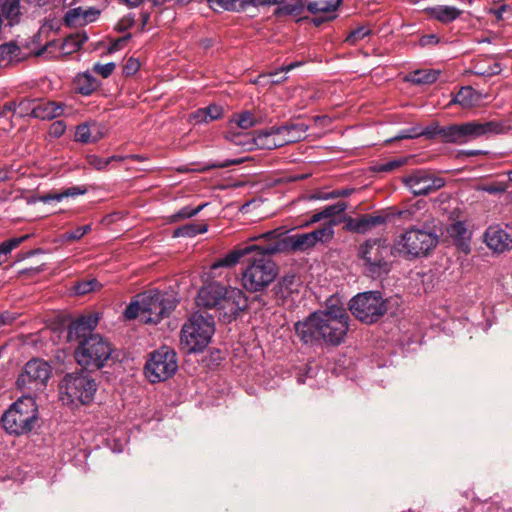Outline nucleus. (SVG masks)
<instances>
[{"mask_svg": "<svg viewBox=\"0 0 512 512\" xmlns=\"http://www.w3.org/2000/svg\"><path fill=\"white\" fill-rule=\"evenodd\" d=\"M138 298L142 299L143 322L147 324H158L171 314L178 303L173 295L158 290L139 294Z\"/></svg>", "mask_w": 512, "mask_h": 512, "instance_id": "f8f14e48", "label": "nucleus"}, {"mask_svg": "<svg viewBox=\"0 0 512 512\" xmlns=\"http://www.w3.org/2000/svg\"><path fill=\"white\" fill-rule=\"evenodd\" d=\"M84 236L82 230L80 227H77L76 229L66 232L63 237L67 241H76L80 240Z\"/></svg>", "mask_w": 512, "mask_h": 512, "instance_id": "69168bd1", "label": "nucleus"}, {"mask_svg": "<svg viewBox=\"0 0 512 512\" xmlns=\"http://www.w3.org/2000/svg\"><path fill=\"white\" fill-rule=\"evenodd\" d=\"M443 129V126H440L438 123H432L431 125L425 127L422 129V136L426 137L427 139H434L436 137L441 138V133Z\"/></svg>", "mask_w": 512, "mask_h": 512, "instance_id": "6e6d98bb", "label": "nucleus"}, {"mask_svg": "<svg viewBox=\"0 0 512 512\" xmlns=\"http://www.w3.org/2000/svg\"><path fill=\"white\" fill-rule=\"evenodd\" d=\"M20 47L15 42L0 45V68L8 66L14 59L19 58Z\"/></svg>", "mask_w": 512, "mask_h": 512, "instance_id": "2f4dec72", "label": "nucleus"}, {"mask_svg": "<svg viewBox=\"0 0 512 512\" xmlns=\"http://www.w3.org/2000/svg\"><path fill=\"white\" fill-rule=\"evenodd\" d=\"M83 21V8L77 7L69 9L65 16H64V23L66 26L69 27H75V26H82L84 23Z\"/></svg>", "mask_w": 512, "mask_h": 512, "instance_id": "a19ab883", "label": "nucleus"}, {"mask_svg": "<svg viewBox=\"0 0 512 512\" xmlns=\"http://www.w3.org/2000/svg\"><path fill=\"white\" fill-rule=\"evenodd\" d=\"M447 232L460 246H468L467 241L470 236L466 224L463 221H455L450 224L447 228Z\"/></svg>", "mask_w": 512, "mask_h": 512, "instance_id": "7c9ffc66", "label": "nucleus"}, {"mask_svg": "<svg viewBox=\"0 0 512 512\" xmlns=\"http://www.w3.org/2000/svg\"><path fill=\"white\" fill-rule=\"evenodd\" d=\"M422 136V128L419 126H414L409 129H405L400 131V133L394 138L395 140L399 139H414Z\"/></svg>", "mask_w": 512, "mask_h": 512, "instance_id": "3c124183", "label": "nucleus"}, {"mask_svg": "<svg viewBox=\"0 0 512 512\" xmlns=\"http://www.w3.org/2000/svg\"><path fill=\"white\" fill-rule=\"evenodd\" d=\"M101 287V284L97 281V279H89L79 281L75 286V293L78 295H84L90 293L92 291L98 290Z\"/></svg>", "mask_w": 512, "mask_h": 512, "instance_id": "79ce46f5", "label": "nucleus"}, {"mask_svg": "<svg viewBox=\"0 0 512 512\" xmlns=\"http://www.w3.org/2000/svg\"><path fill=\"white\" fill-rule=\"evenodd\" d=\"M257 245H250L243 249H235L228 254H226L224 257L217 259L212 265L211 270L215 272L219 268H231L234 267L240 259L252 251L256 250Z\"/></svg>", "mask_w": 512, "mask_h": 512, "instance_id": "393cba45", "label": "nucleus"}, {"mask_svg": "<svg viewBox=\"0 0 512 512\" xmlns=\"http://www.w3.org/2000/svg\"><path fill=\"white\" fill-rule=\"evenodd\" d=\"M248 306V299L239 288L225 287V295L221 297L217 307L219 317L225 322L236 319L240 312Z\"/></svg>", "mask_w": 512, "mask_h": 512, "instance_id": "2eb2a0df", "label": "nucleus"}, {"mask_svg": "<svg viewBox=\"0 0 512 512\" xmlns=\"http://www.w3.org/2000/svg\"><path fill=\"white\" fill-rule=\"evenodd\" d=\"M36 106V99L24 98L17 103V114L21 117L32 116L33 108Z\"/></svg>", "mask_w": 512, "mask_h": 512, "instance_id": "a18cd8bd", "label": "nucleus"}, {"mask_svg": "<svg viewBox=\"0 0 512 512\" xmlns=\"http://www.w3.org/2000/svg\"><path fill=\"white\" fill-rule=\"evenodd\" d=\"M440 71L434 69L416 70L411 75L409 80L417 85L432 84L439 77Z\"/></svg>", "mask_w": 512, "mask_h": 512, "instance_id": "72a5a7b5", "label": "nucleus"}, {"mask_svg": "<svg viewBox=\"0 0 512 512\" xmlns=\"http://www.w3.org/2000/svg\"><path fill=\"white\" fill-rule=\"evenodd\" d=\"M88 163L97 170H102L109 165V160H107V158H101L96 155H91L88 157Z\"/></svg>", "mask_w": 512, "mask_h": 512, "instance_id": "680f3d73", "label": "nucleus"}, {"mask_svg": "<svg viewBox=\"0 0 512 512\" xmlns=\"http://www.w3.org/2000/svg\"><path fill=\"white\" fill-rule=\"evenodd\" d=\"M38 420V407L31 396H22L15 401L2 415L4 429L15 435L30 432Z\"/></svg>", "mask_w": 512, "mask_h": 512, "instance_id": "20e7f679", "label": "nucleus"}, {"mask_svg": "<svg viewBox=\"0 0 512 512\" xmlns=\"http://www.w3.org/2000/svg\"><path fill=\"white\" fill-rule=\"evenodd\" d=\"M243 162L242 159H227L224 161L209 162L201 171H208L217 168H227L233 165H239Z\"/></svg>", "mask_w": 512, "mask_h": 512, "instance_id": "09e8293b", "label": "nucleus"}, {"mask_svg": "<svg viewBox=\"0 0 512 512\" xmlns=\"http://www.w3.org/2000/svg\"><path fill=\"white\" fill-rule=\"evenodd\" d=\"M208 231L206 223H188L176 228L173 237H195Z\"/></svg>", "mask_w": 512, "mask_h": 512, "instance_id": "473e14b6", "label": "nucleus"}, {"mask_svg": "<svg viewBox=\"0 0 512 512\" xmlns=\"http://www.w3.org/2000/svg\"><path fill=\"white\" fill-rule=\"evenodd\" d=\"M357 254L367 276L375 279L390 272L392 248L387 239H368L359 245Z\"/></svg>", "mask_w": 512, "mask_h": 512, "instance_id": "f03ea898", "label": "nucleus"}, {"mask_svg": "<svg viewBox=\"0 0 512 512\" xmlns=\"http://www.w3.org/2000/svg\"><path fill=\"white\" fill-rule=\"evenodd\" d=\"M370 33H371V30L367 26H360V27L350 31L349 34L347 35L345 41L348 44L354 45L357 42H359L360 40L369 36Z\"/></svg>", "mask_w": 512, "mask_h": 512, "instance_id": "37998d69", "label": "nucleus"}, {"mask_svg": "<svg viewBox=\"0 0 512 512\" xmlns=\"http://www.w3.org/2000/svg\"><path fill=\"white\" fill-rule=\"evenodd\" d=\"M208 122L217 120L223 115V108L216 104H210L204 108Z\"/></svg>", "mask_w": 512, "mask_h": 512, "instance_id": "864d4df0", "label": "nucleus"}, {"mask_svg": "<svg viewBox=\"0 0 512 512\" xmlns=\"http://www.w3.org/2000/svg\"><path fill=\"white\" fill-rule=\"evenodd\" d=\"M207 205H208V203H204V204L197 206L196 208H192L191 206H185V207L181 208L175 214L171 215L170 220H171V222H177L179 220L191 218V217L197 215L200 211H202L204 209V207H206Z\"/></svg>", "mask_w": 512, "mask_h": 512, "instance_id": "ea45409f", "label": "nucleus"}, {"mask_svg": "<svg viewBox=\"0 0 512 512\" xmlns=\"http://www.w3.org/2000/svg\"><path fill=\"white\" fill-rule=\"evenodd\" d=\"M342 3V0H315L307 4V10L312 14H336L338 7Z\"/></svg>", "mask_w": 512, "mask_h": 512, "instance_id": "bb28decb", "label": "nucleus"}, {"mask_svg": "<svg viewBox=\"0 0 512 512\" xmlns=\"http://www.w3.org/2000/svg\"><path fill=\"white\" fill-rule=\"evenodd\" d=\"M405 186L415 196L428 195L445 185L440 177H435L424 170H416L403 179Z\"/></svg>", "mask_w": 512, "mask_h": 512, "instance_id": "dca6fc26", "label": "nucleus"}, {"mask_svg": "<svg viewBox=\"0 0 512 512\" xmlns=\"http://www.w3.org/2000/svg\"><path fill=\"white\" fill-rule=\"evenodd\" d=\"M255 125H256V118L249 111H244V112L234 116L230 120L231 129L240 128L243 130H247V129L252 128Z\"/></svg>", "mask_w": 512, "mask_h": 512, "instance_id": "e433bc0d", "label": "nucleus"}, {"mask_svg": "<svg viewBox=\"0 0 512 512\" xmlns=\"http://www.w3.org/2000/svg\"><path fill=\"white\" fill-rule=\"evenodd\" d=\"M487 246L497 253L512 249V226H490L485 232Z\"/></svg>", "mask_w": 512, "mask_h": 512, "instance_id": "f3484780", "label": "nucleus"}, {"mask_svg": "<svg viewBox=\"0 0 512 512\" xmlns=\"http://www.w3.org/2000/svg\"><path fill=\"white\" fill-rule=\"evenodd\" d=\"M39 200L43 203H50L51 201H57L60 202L63 200L62 193H48L45 195H42Z\"/></svg>", "mask_w": 512, "mask_h": 512, "instance_id": "338daca9", "label": "nucleus"}, {"mask_svg": "<svg viewBox=\"0 0 512 512\" xmlns=\"http://www.w3.org/2000/svg\"><path fill=\"white\" fill-rule=\"evenodd\" d=\"M309 125L304 122L290 121L285 125L276 128V132H280L286 144L297 142L306 137Z\"/></svg>", "mask_w": 512, "mask_h": 512, "instance_id": "4be33fe9", "label": "nucleus"}, {"mask_svg": "<svg viewBox=\"0 0 512 512\" xmlns=\"http://www.w3.org/2000/svg\"><path fill=\"white\" fill-rule=\"evenodd\" d=\"M300 63L299 62H295V63H291L287 66H283L280 68V71H275V72H271L268 74V76L271 78V83H281L283 80H285V77L284 76H279L280 73H283V72H288L290 70H292L293 68L299 66Z\"/></svg>", "mask_w": 512, "mask_h": 512, "instance_id": "603ef678", "label": "nucleus"}, {"mask_svg": "<svg viewBox=\"0 0 512 512\" xmlns=\"http://www.w3.org/2000/svg\"><path fill=\"white\" fill-rule=\"evenodd\" d=\"M100 15V10L95 7H89L83 9V21L84 25L94 22Z\"/></svg>", "mask_w": 512, "mask_h": 512, "instance_id": "bf43d9fd", "label": "nucleus"}, {"mask_svg": "<svg viewBox=\"0 0 512 512\" xmlns=\"http://www.w3.org/2000/svg\"><path fill=\"white\" fill-rule=\"evenodd\" d=\"M225 139L232 142L235 146L241 147L245 151L255 149V136L249 133L236 132L231 129L226 133Z\"/></svg>", "mask_w": 512, "mask_h": 512, "instance_id": "cd10ccee", "label": "nucleus"}, {"mask_svg": "<svg viewBox=\"0 0 512 512\" xmlns=\"http://www.w3.org/2000/svg\"><path fill=\"white\" fill-rule=\"evenodd\" d=\"M348 208V204L346 202H337L335 204L329 205L323 209V213L325 218H330L332 216L340 215L345 212Z\"/></svg>", "mask_w": 512, "mask_h": 512, "instance_id": "de8ad7c7", "label": "nucleus"}, {"mask_svg": "<svg viewBox=\"0 0 512 512\" xmlns=\"http://www.w3.org/2000/svg\"><path fill=\"white\" fill-rule=\"evenodd\" d=\"M349 309L361 322L373 324L387 312V301L379 291L362 292L350 300Z\"/></svg>", "mask_w": 512, "mask_h": 512, "instance_id": "9b49d317", "label": "nucleus"}, {"mask_svg": "<svg viewBox=\"0 0 512 512\" xmlns=\"http://www.w3.org/2000/svg\"><path fill=\"white\" fill-rule=\"evenodd\" d=\"M303 11V4L302 0H299L295 4H285L278 8L277 13L278 14H284V15H294L298 16Z\"/></svg>", "mask_w": 512, "mask_h": 512, "instance_id": "49530a36", "label": "nucleus"}, {"mask_svg": "<svg viewBox=\"0 0 512 512\" xmlns=\"http://www.w3.org/2000/svg\"><path fill=\"white\" fill-rule=\"evenodd\" d=\"M277 127L259 131L255 135V148L272 150L285 145L284 138L280 132H276Z\"/></svg>", "mask_w": 512, "mask_h": 512, "instance_id": "412c9836", "label": "nucleus"}, {"mask_svg": "<svg viewBox=\"0 0 512 512\" xmlns=\"http://www.w3.org/2000/svg\"><path fill=\"white\" fill-rule=\"evenodd\" d=\"M355 190L353 188H343V189H336L332 192L328 193L326 196L322 197L323 199H329V198H339V197H348L350 196Z\"/></svg>", "mask_w": 512, "mask_h": 512, "instance_id": "e2e57ef3", "label": "nucleus"}, {"mask_svg": "<svg viewBox=\"0 0 512 512\" xmlns=\"http://www.w3.org/2000/svg\"><path fill=\"white\" fill-rule=\"evenodd\" d=\"M332 224H326L314 231L276 239L263 247L264 254H276L285 250L307 251L317 243H326L333 238Z\"/></svg>", "mask_w": 512, "mask_h": 512, "instance_id": "423d86ee", "label": "nucleus"}, {"mask_svg": "<svg viewBox=\"0 0 512 512\" xmlns=\"http://www.w3.org/2000/svg\"><path fill=\"white\" fill-rule=\"evenodd\" d=\"M264 246H257L261 257L251 261L242 273V284L249 292H259L269 286L277 276L276 264L264 254Z\"/></svg>", "mask_w": 512, "mask_h": 512, "instance_id": "1a4fd4ad", "label": "nucleus"}, {"mask_svg": "<svg viewBox=\"0 0 512 512\" xmlns=\"http://www.w3.org/2000/svg\"><path fill=\"white\" fill-rule=\"evenodd\" d=\"M504 128V125L498 121H469L463 124L443 126L440 133L444 143L461 145L482 136L501 134Z\"/></svg>", "mask_w": 512, "mask_h": 512, "instance_id": "6e6552de", "label": "nucleus"}, {"mask_svg": "<svg viewBox=\"0 0 512 512\" xmlns=\"http://www.w3.org/2000/svg\"><path fill=\"white\" fill-rule=\"evenodd\" d=\"M29 238V235H24L18 238L8 239L0 244V265L6 261L7 255L23 241Z\"/></svg>", "mask_w": 512, "mask_h": 512, "instance_id": "4c0bfd02", "label": "nucleus"}, {"mask_svg": "<svg viewBox=\"0 0 512 512\" xmlns=\"http://www.w3.org/2000/svg\"><path fill=\"white\" fill-rule=\"evenodd\" d=\"M211 4H218L225 10L245 11L249 6H256V0H207Z\"/></svg>", "mask_w": 512, "mask_h": 512, "instance_id": "f704fd0d", "label": "nucleus"}, {"mask_svg": "<svg viewBox=\"0 0 512 512\" xmlns=\"http://www.w3.org/2000/svg\"><path fill=\"white\" fill-rule=\"evenodd\" d=\"M64 113V105L53 101L36 99V106L33 108V117L41 120H51Z\"/></svg>", "mask_w": 512, "mask_h": 512, "instance_id": "5701e85b", "label": "nucleus"}, {"mask_svg": "<svg viewBox=\"0 0 512 512\" xmlns=\"http://www.w3.org/2000/svg\"><path fill=\"white\" fill-rule=\"evenodd\" d=\"M225 295V286L212 282L202 287L197 296V305L204 308L217 309L221 297Z\"/></svg>", "mask_w": 512, "mask_h": 512, "instance_id": "6ab92c4d", "label": "nucleus"}, {"mask_svg": "<svg viewBox=\"0 0 512 512\" xmlns=\"http://www.w3.org/2000/svg\"><path fill=\"white\" fill-rule=\"evenodd\" d=\"M426 13L431 19H435L443 24H449L456 20L462 11L455 6L437 5L428 7Z\"/></svg>", "mask_w": 512, "mask_h": 512, "instance_id": "b1692460", "label": "nucleus"}, {"mask_svg": "<svg viewBox=\"0 0 512 512\" xmlns=\"http://www.w3.org/2000/svg\"><path fill=\"white\" fill-rule=\"evenodd\" d=\"M191 118L195 120L196 123H208L204 108H200L193 112L191 114Z\"/></svg>", "mask_w": 512, "mask_h": 512, "instance_id": "774afa93", "label": "nucleus"}, {"mask_svg": "<svg viewBox=\"0 0 512 512\" xmlns=\"http://www.w3.org/2000/svg\"><path fill=\"white\" fill-rule=\"evenodd\" d=\"M177 369L176 352L167 346H162L152 352L145 365V373L151 383L169 379Z\"/></svg>", "mask_w": 512, "mask_h": 512, "instance_id": "ddd939ff", "label": "nucleus"}, {"mask_svg": "<svg viewBox=\"0 0 512 512\" xmlns=\"http://www.w3.org/2000/svg\"><path fill=\"white\" fill-rule=\"evenodd\" d=\"M139 315L143 318V305L141 298H138L137 301L131 302L124 310V316L126 319L132 320L137 318Z\"/></svg>", "mask_w": 512, "mask_h": 512, "instance_id": "c03bdc74", "label": "nucleus"}, {"mask_svg": "<svg viewBox=\"0 0 512 512\" xmlns=\"http://www.w3.org/2000/svg\"><path fill=\"white\" fill-rule=\"evenodd\" d=\"M501 72V67L498 63H494L490 66H488L486 69H479L476 71V74L482 75V76H493L497 75Z\"/></svg>", "mask_w": 512, "mask_h": 512, "instance_id": "0e129e2a", "label": "nucleus"}, {"mask_svg": "<svg viewBox=\"0 0 512 512\" xmlns=\"http://www.w3.org/2000/svg\"><path fill=\"white\" fill-rule=\"evenodd\" d=\"M51 375L50 365L41 359L28 361L17 379V385L21 389L38 391L46 386Z\"/></svg>", "mask_w": 512, "mask_h": 512, "instance_id": "4468645a", "label": "nucleus"}, {"mask_svg": "<svg viewBox=\"0 0 512 512\" xmlns=\"http://www.w3.org/2000/svg\"><path fill=\"white\" fill-rule=\"evenodd\" d=\"M438 244V235L430 230L410 227L394 242V249L399 255L415 259L428 255Z\"/></svg>", "mask_w": 512, "mask_h": 512, "instance_id": "39448f33", "label": "nucleus"}, {"mask_svg": "<svg viewBox=\"0 0 512 512\" xmlns=\"http://www.w3.org/2000/svg\"><path fill=\"white\" fill-rule=\"evenodd\" d=\"M300 284V279L296 275H286L279 281L277 293L282 298H288L298 292Z\"/></svg>", "mask_w": 512, "mask_h": 512, "instance_id": "c756f323", "label": "nucleus"}, {"mask_svg": "<svg viewBox=\"0 0 512 512\" xmlns=\"http://www.w3.org/2000/svg\"><path fill=\"white\" fill-rule=\"evenodd\" d=\"M349 315L342 307H330L315 311L294 325L296 335L305 345H318L322 342L339 345L348 331Z\"/></svg>", "mask_w": 512, "mask_h": 512, "instance_id": "f257e3e1", "label": "nucleus"}, {"mask_svg": "<svg viewBox=\"0 0 512 512\" xmlns=\"http://www.w3.org/2000/svg\"><path fill=\"white\" fill-rule=\"evenodd\" d=\"M115 67H116V65L114 62H109L106 64L96 63L94 65L93 70L97 74L101 75L103 78H107L113 73Z\"/></svg>", "mask_w": 512, "mask_h": 512, "instance_id": "5fc2aeb1", "label": "nucleus"}, {"mask_svg": "<svg viewBox=\"0 0 512 512\" xmlns=\"http://www.w3.org/2000/svg\"><path fill=\"white\" fill-rule=\"evenodd\" d=\"M215 332L214 323L200 314H193L182 326L180 344L187 353L202 352Z\"/></svg>", "mask_w": 512, "mask_h": 512, "instance_id": "0eeeda50", "label": "nucleus"}, {"mask_svg": "<svg viewBox=\"0 0 512 512\" xmlns=\"http://www.w3.org/2000/svg\"><path fill=\"white\" fill-rule=\"evenodd\" d=\"M99 318L95 314L85 315L72 321L68 326L67 339L68 341H78L88 338L91 332L96 328Z\"/></svg>", "mask_w": 512, "mask_h": 512, "instance_id": "a211bd4d", "label": "nucleus"}, {"mask_svg": "<svg viewBox=\"0 0 512 512\" xmlns=\"http://www.w3.org/2000/svg\"><path fill=\"white\" fill-rule=\"evenodd\" d=\"M111 354L110 343L99 334H93L80 342L74 356L79 365L100 369L105 366Z\"/></svg>", "mask_w": 512, "mask_h": 512, "instance_id": "9d476101", "label": "nucleus"}, {"mask_svg": "<svg viewBox=\"0 0 512 512\" xmlns=\"http://www.w3.org/2000/svg\"><path fill=\"white\" fill-rule=\"evenodd\" d=\"M406 163L405 158H397L390 161H387L385 163L380 164L377 167V170L380 172H391L393 170H396L397 168L401 167Z\"/></svg>", "mask_w": 512, "mask_h": 512, "instance_id": "8fccbe9b", "label": "nucleus"}, {"mask_svg": "<svg viewBox=\"0 0 512 512\" xmlns=\"http://www.w3.org/2000/svg\"><path fill=\"white\" fill-rule=\"evenodd\" d=\"M86 192L87 189L83 186H72L61 191L63 199L84 195Z\"/></svg>", "mask_w": 512, "mask_h": 512, "instance_id": "13d9d810", "label": "nucleus"}, {"mask_svg": "<svg viewBox=\"0 0 512 512\" xmlns=\"http://www.w3.org/2000/svg\"><path fill=\"white\" fill-rule=\"evenodd\" d=\"M1 8L6 19L9 20L10 25L18 22L20 15V0H2Z\"/></svg>", "mask_w": 512, "mask_h": 512, "instance_id": "c9c22d12", "label": "nucleus"}, {"mask_svg": "<svg viewBox=\"0 0 512 512\" xmlns=\"http://www.w3.org/2000/svg\"><path fill=\"white\" fill-rule=\"evenodd\" d=\"M98 385L90 373L81 369L66 374L60 382V399L67 405H87L94 400Z\"/></svg>", "mask_w": 512, "mask_h": 512, "instance_id": "7ed1b4c3", "label": "nucleus"}, {"mask_svg": "<svg viewBox=\"0 0 512 512\" xmlns=\"http://www.w3.org/2000/svg\"><path fill=\"white\" fill-rule=\"evenodd\" d=\"M478 100L477 94L472 87H462L452 98L451 103L458 104L462 108L473 107Z\"/></svg>", "mask_w": 512, "mask_h": 512, "instance_id": "c85d7f7f", "label": "nucleus"}, {"mask_svg": "<svg viewBox=\"0 0 512 512\" xmlns=\"http://www.w3.org/2000/svg\"><path fill=\"white\" fill-rule=\"evenodd\" d=\"M98 85L97 79L89 72L80 73L74 79V89L85 96L92 94Z\"/></svg>", "mask_w": 512, "mask_h": 512, "instance_id": "a878e982", "label": "nucleus"}, {"mask_svg": "<svg viewBox=\"0 0 512 512\" xmlns=\"http://www.w3.org/2000/svg\"><path fill=\"white\" fill-rule=\"evenodd\" d=\"M100 135H92L91 129L87 124H80L76 128L75 140L81 143H95L100 139Z\"/></svg>", "mask_w": 512, "mask_h": 512, "instance_id": "58836bf2", "label": "nucleus"}, {"mask_svg": "<svg viewBox=\"0 0 512 512\" xmlns=\"http://www.w3.org/2000/svg\"><path fill=\"white\" fill-rule=\"evenodd\" d=\"M140 62L136 58H129L124 67H123V73L127 76L134 75L139 69H140Z\"/></svg>", "mask_w": 512, "mask_h": 512, "instance_id": "4d7b16f0", "label": "nucleus"}, {"mask_svg": "<svg viewBox=\"0 0 512 512\" xmlns=\"http://www.w3.org/2000/svg\"><path fill=\"white\" fill-rule=\"evenodd\" d=\"M386 216L365 214L358 218H351L347 222V228L355 233L364 234L371 228L385 224Z\"/></svg>", "mask_w": 512, "mask_h": 512, "instance_id": "aec40b11", "label": "nucleus"}, {"mask_svg": "<svg viewBox=\"0 0 512 512\" xmlns=\"http://www.w3.org/2000/svg\"><path fill=\"white\" fill-rule=\"evenodd\" d=\"M65 130H66V125L64 124V122L61 120H58L51 124L50 129H49V134L54 138H59L65 133Z\"/></svg>", "mask_w": 512, "mask_h": 512, "instance_id": "052dcab7", "label": "nucleus"}]
</instances>
